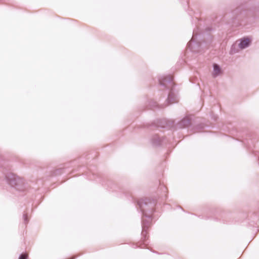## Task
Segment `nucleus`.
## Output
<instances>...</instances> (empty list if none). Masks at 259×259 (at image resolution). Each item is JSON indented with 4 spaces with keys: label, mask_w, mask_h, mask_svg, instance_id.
Returning <instances> with one entry per match:
<instances>
[{
    "label": "nucleus",
    "mask_w": 259,
    "mask_h": 259,
    "mask_svg": "<svg viewBox=\"0 0 259 259\" xmlns=\"http://www.w3.org/2000/svg\"><path fill=\"white\" fill-rule=\"evenodd\" d=\"M159 82L160 85L169 89L173 84L172 77L170 75H162L159 78Z\"/></svg>",
    "instance_id": "7ed1b4c3"
},
{
    "label": "nucleus",
    "mask_w": 259,
    "mask_h": 259,
    "mask_svg": "<svg viewBox=\"0 0 259 259\" xmlns=\"http://www.w3.org/2000/svg\"><path fill=\"white\" fill-rule=\"evenodd\" d=\"M141 211L144 217L150 219L151 217L148 212L152 213L153 212V204L151 203H148L146 200H140L138 202Z\"/></svg>",
    "instance_id": "f03ea898"
},
{
    "label": "nucleus",
    "mask_w": 259,
    "mask_h": 259,
    "mask_svg": "<svg viewBox=\"0 0 259 259\" xmlns=\"http://www.w3.org/2000/svg\"><path fill=\"white\" fill-rule=\"evenodd\" d=\"M249 43L250 41L248 38H243L240 39L238 46L239 48L243 49L248 47L249 46Z\"/></svg>",
    "instance_id": "6e6552de"
},
{
    "label": "nucleus",
    "mask_w": 259,
    "mask_h": 259,
    "mask_svg": "<svg viewBox=\"0 0 259 259\" xmlns=\"http://www.w3.org/2000/svg\"><path fill=\"white\" fill-rule=\"evenodd\" d=\"M150 225V222L149 220L142 219V235L144 236L146 235V230L148 229V227Z\"/></svg>",
    "instance_id": "0eeeda50"
},
{
    "label": "nucleus",
    "mask_w": 259,
    "mask_h": 259,
    "mask_svg": "<svg viewBox=\"0 0 259 259\" xmlns=\"http://www.w3.org/2000/svg\"><path fill=\"white\" fill-rule=\"evenodd\" d=\"M23 219H24V223L25 224L28 223V219H27V214H23Z\"/></svg>",
    "instance_id": "9b49d317"
},
{
    "label": "nucleus",
    "mask_w": 259,
    "mask_h": 259,
    "mask_svg": "<svg viewBox=\"0 0 259 259\" xmlns=\"http://www.w3.org/2000/svg\"><path fill=\"white\" fill-rule=\"evenodd\" d=\"M19 259H27V255L26 254H22L20 255Z\"/></svg>",
    "instance_id": "f8f14e48"
},
{
    "label": "nucleus",
    "mask_w": 259,
    "mask_h": 259,
    "mask_svg": "<svg viewBox=\"0 0 259 259\" xmlns=\"http://www.w3.org/2000/svg\"><path fill=\"white\" fill-rule=\"evenodd\" d=\"M190 124V120L188 118H184L180 122V127L183 128L188 126Z\"/></svg>",
    "instance_id": "1a4fd4ad"
},
{
    "label": "nucleus",
    "mask_w": 259,
    "mask_h": 259,
    "mask_svg": "<svg viewBox=\"0 0 259 259\" xmlns=\"http://www.w3.org/2000/svg\"><path fill=\"white\" fill-rule=\"evenodd\" d=\"M152 143H153V145H155V146H157V145H159V144H160V139H157V141H156V142L153 141V142H152Z\"/></svg>",
    "instance_id": "9d476101"
},
{
    "label": "nucleus",
    "mask_w": 259,
    "mask_h": 259,
    "mask_svg": "<svg viewBox=\"0 0 259 259\" xmlns=\"http://www.w3.org/2000/svg\"><path fill=\"white\" fill-rule=\"evenodd\" d=\"M222 71L221 68L219 65L217 64H213V71L212 75L214 78L217 77L219 75H221Z\"/></svg>",
    "instance_id": "423d86ee"
},
{
    "label": "nucleus",
    "mask_w": 259,
    "mask_h": 259,
    "mask_svg": "<svg viewBox=\"0 0 259 259\" xmlns=\"http://www.w3.org/2000/svg\"><path fill=\"white\" fill-rule=\"evenodd\" d=\"M178 102V98L177 95L174 93L172 90L169 93L167 102L168 104H171Z\"/></svg>",
    "instance_id": "39448f33"
},
{
    "label": "nucleus",
    "mask_w": 259,
    "mask_h": 259,
    "mask_svg": "<svg viewBox=\"0 0 259 259\" xmlns=\"http://www.w3.org/2000/svg\"><path fill=\"white\" fill-rule=\"evenodd\" d=\"M5 179L8 185L16 190L23 191L25 190V183L23 179L12 173H9L6 175Z\"/></svg>",
    "instance_id": "f257e3e1"
},
{
    "label": "nucleus",
    "mask_w": 259,
    "mask_h": 259,
    "mask_svg": "<svg viewBox=\"0 0 259 259\" xmlns=\"http://www.w3.org/2000/svg\"><path fill=\"white\" fill-rule=\"evenodd\" d=\"M188 47L190 50L194 52H197L199 51L198 48L200 47V45L195 42L194 41V35H193L191 40L188 43Z\"/></svg>",
    "instance_id": "20e7f679"
},
{
    "label": "nucleus",
    "mask_w": 259,
    "mask_h": 259,
    "mask_svg": "<svg viewBox=\"0 0 259 259\" xmlns=\"http://www.w3.org/2000/svg\"><path fill=\"white\" fill-rule=\"evenodd\" d=\"M154 105H153V107H155L157 106V105H156L157 103L156 102H154Z\"/></svg>",
    "instance_id": "ddd939ff"
}]
</instances>
